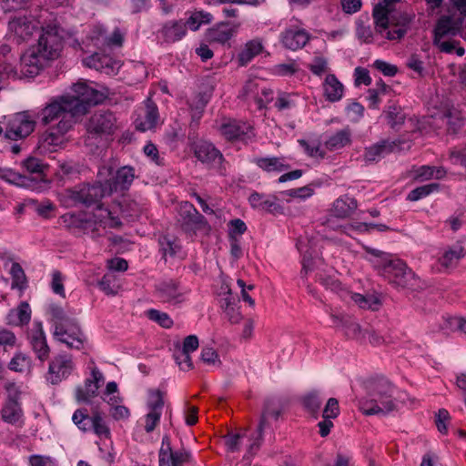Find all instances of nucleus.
I'll return each instance as SVG.
<instances>
[{
    "label": "nucleus",
    "mask_w": 466,
    "mask_h": 466,
    "mask_svg": "<svg viewBox=\"0 0 466 466\" xmlns=\"http://www.w3.org/2000/svg\"><path fill=\"white\" fill-rule=\"evenodd\" d=\"M97 177L94 184H80L65 189L59 195L60 201L66 207L80 205L90 208L113 192L127 190L135 178V169L125 166L114 173L111 167L103 166L98 170Z\"/></svg>",
    "instance_id": "nucleus-1"
},
{
    "label": "nucleus",
    "mask_w": 466,
    "mask_h": 466,
    "mask_svg": "<svg viewBox=\"0 0 466 466\" xmlns=\"http://www.w3.org/2000/svg\"><path fill=\"white\" fill-rule=\"evenodd\" d=\"M395 388L385 378H378L368 385V399L360 401V409L365 415L387 414L397 407Z\"/></svg>",
    "instance_id": "nucleus-2"
},
{
    "label": "nucleus",
    "mask_w": 466,
    "mask_h": 466,
    "mask_svg": "<svg viewBox=\"0 0 466 466\" xmlns=\"http://www.w3.org/2000/svg\"><path fill=\"white\" fill-rule=\"evenodd\" d=\"M85 127L86 135L84 143L91 147H98L107 143L119 128L117 118L110 110L96 111L88 118Z\"/></svg>",
    "instance_id": "nucleus-3"
},
{
    "label": "nucleus",
    "mask_w": 466,
    "mask_h": 466,
    "mask_svg": "<svg viewBox=\"0 0 466 466\" xmlns=\"http://www.w3.org/2000/svg\"><path fill=\"white\" fill-rule=\"evenodd\" d=\"M49 310L54 338L70 349H82L86 337L76 320L68 317L61 307L51 306Z\"/></svg>",
    "instance_id": "nucleus-4"
},
{
    "label": "nucleus",
    "mask_w": 466,
    "mask_h": 466,
    "mask_svg": "<svg viewBox=\"0 0 466 466\" xmlns=\"http://www.w3.org/2000/svg\"><path fill=\"white\" fill-rule=\"evenodd\" d=\"M396 289L417 291L423 289V283L415 272L403 260H384L383 271L380 273Z\"/></svg>",
    "instance_id": "nucleus-5"
},
{
    "label": "nucleus",
    "mask_w": 466,
    "mask_h": 466,
    "mask_svg": "<svg viewBox=\"0 0 466 466\" xmlns=\"http://www.w3.org/2000/svg\"><path fill=\"white\" fill-rule=\"evenodd\" d=\"M8 394L0 410L1 419L4 422L23 426L24 410L20 402L21 390L15 383H8L5 387Z\"/></svg>",
    "instance_id": "nucleus-6"
},
{
    "label": "nucleus",
    "mask_w": 466,
    "mask_h": 466,
    "mask_svg": "<svg viewBox=\"0 0 466 466\" xmlns=\"http://www.w3.org/2000/svg\"><path fill=\"white\" fill-rule=\"evenodd\" d=\"M48 60L56 59L63 48V37L56 25L43 27L37 45L34 46Z\"/></svg>",
    "instance_id": "nucleus-7"
},
{
    "label": "nucleus",
    "mask_w": 466,
    "mask_h": 466,
    "mask_svg": "<svg viewBox=\"0 0 466 466\" xmlns=\"http://www.w3.org/2000/svg\"><path fill=\"white\" fill-rule=\"evenodd\" d=\"M75 96L67 97L73 109V114L84 115L92 105L100 103L104 96L86 83L78 82L73 86Z\"/></svg>",
    "instance_id": "nucleus-8"
},
{
    "label": "nucleus",
    "mask_w": 466,
    "mask_h": 466,
    "mask_svg": "<svg viewBox=\"0 0 466 466\" xmlns=\"http://www.w3.org/2000/svg\"><path fill=\"white\" fill-rule=\"evenodd\" d=\"M72 420L84 432L93 431L99 437L110 435L109 428L99 411H93L89 415L86 409H78L74 412Z\"/></svg>",
    "instance_id": "nucleus-9"
},
{
    "label": "nucleus",
    "mask_w": 466,
    "mask_h": 466,
    "mask_svg": "<svg viewBox=\"0 0 466 466\" xmlns=\"http://www.w3.org/2000/svg\"><path fill=\"white\" fill-rule=\"evenodd\" d=\"M194 155L208 168L215 169L220 175L226 174L225 158L222 153L210 142L200 141L194 145Z\"/></svg>",
    "instance_id": "nucleus-10"
},
{
    "label": "nucleus",
    "mask_w": 466,
    "mask_h": 466,
    "mask_svg": "<svg viewBox=\"0 0 466 466\" xmlns=\"http://www.w3.org/2000/svg\"><path fill=\"white\" fill-rule=\"evenodd\" d=\"M35 121L27 112H20L13 116L7 123L5 138L7 140L24 139L35 129Z\"/></svg>",
    "instance_id": "nucleus-11"
},
{
    "label": "nucleus",
    "mask_w": 466,
    "mask_h": 466,
    "mask_svg": "<svg viewBox=\"0 0 466 466\" xmlns=\"http://www.w3.org/2000/svg\"><path fill=\"white\" fill-rule=\"evenodd\" d=\"M72 357L66 354L55 356L49 363L46 380L56 385L66 380L74 370Z\"/></svg>",
    "instance_id": "nucleus-12"
},
{
    "label": "nucleus",
    "mask_w": 466,
    "mask_h": 466,
    "mask_svg": "<svg viewBox=\"0 0 466 466\" xmlns=\"http://www.w3.org/2000/svg\"><path fill=\"white\" fill-rule=\"evenodd\" d=\"M147 407L148 409V412L145 417V431L147 433H150L156 429L157 425L160 421L164 407L163 392L159 390H150Z\"/></svg>",
    "instance_id": "nucleus-13"
},
{
    "label": "nucleus",
    "mask_w": 466,
    "mask_h": 466,
    "mask_svg": "<svg viewBox=\"0 0 466 466\" xmlns=\"http://www.w3.org/2000/svg\"><path fill=\"white\" fill-rule=\"evenodd\" d=\"M46 61L48 59L33 46L20 56L21 72L27 77H34L44 68Z\"/></svg>",
    "instance_id": "nucleus-14"
},
{
    "label": "nucleus",
    "mask_w": 466,
    "mask_h": 466,
    "mask_svg": "<svg viewBox=\"0 0 466 466\" xmlns=\"http://www.w3.org/2000/svg\"><path fill=\"white\" fill-rule=\"evenodd\" d=\"M74 107L67 97H61L60 101L55 100L48 104L40 112V121L43 125H49L59 120L67 113L73 114Z\"/></svg>",
    "instance_id": "nucleus-15"
},
{
    "label": "nucleus",
    "mask_w": 466,
    "mask_h": 466,
    "mask_svg": "<svg viewBox=\"0 0 466 466\" xmlns=\"http://www.w3.org/2000/svg\"><path fill=\"white\" fill-rule=\"evenodd\" d=\"M412 16L405 12H393L390 15L389 29L385 37L389 40H400L407 33Z\"/></svg>",
    "instance_id": "nucleus-16"
},
{
    "label": "nucleus",
    "mask_w": 466,
    "mask_h": 466,
    "mask_svg": "<svg viewBox=\"0 0 466 466\" xmlns=\"http://www.w3.org/2000/svg\"><path fill=\"white\" fill-rule=\"evenodd\" d=\"M179 218L186 230L201 229L208 226L207 219L189 202H183L179 208Z\"/></svg>",
    "instance_id": "nucleus-17"
},
{
    "label": "nucleus",
    "mask_w": 466,
    "mask_h": 466,
    "mask_svg": "<svg viewBox=\"0 0 466 466\" xmlns=\"http://www.w3.org/2000/svg\"><path fill=\"white\" fill-rule=\"evenodd\" d=\"M330 317L334 325L342 329L345 336L360 343L365 342L364 330H362L360 324L357 323L350 316L346 314L331 313Z\"/></svg>",
    "instance_id": "nucleus-18"
},
{
    "label": "nucleus",
    "mask_w": 466,
    "mask_h": 466,
    "mask_svg": "<svg viewBox=\"0 0 466 466\" xmlns=\"http://www.w3.org/2000/svg\"><path fill=\"white\" fill-rule=\"evenodd\" d=\"M156 296L163 302L178 304L184 301V292L179 284L173 280H164L155 286Z\"/></svg>",
    "instance_id": "nucleus-19"
},
{
    "label": "nucleus",
    "mask_w": 466,
    "mask_h": 466,
    "mask_svg": "<svg viewBox=\"0 0 466 466\" xmlns=\"http://www.w3.org/2000/svg\"><path fill=\"white\" fill-rule=\"evenodd\" d=\"M9 30L14 33L16 37L17 43L28 40L32 35L36 26L31 15H15L8 23Z\"/></svg>",
    "instance_id": "nucleus-20"
},
{
    "label": "nucleus",
    "mask_w": 466,
    "mask_h": 466,
    "mask_svg": "<svg viewBox=\"0 0 466 466\" xmlns=\"http://www.w3.org/2000/svg\"><path fill=\"white\" fill-rule=\"evenodd\" d=\"M28 339L36 358L42 362L46 360L49 358L50 348L41 322L34 323V329L28 335Z\"/></svg>",
    "instance_id": "nucleus-21"
},
{
    "label": "nucleus",
    "mask_w": 466,
    "mask_h": 466,
    "mask_svg": "<svg viewBox=\"0 0 466 466\" xmlns=\"http://www.w3.org/2000/svg\"><path fill=\"white\" fill-rule=\"evenodd\" d=\"M221 133L228 140H239L245 143L254 137L250 125L236 120L223 124Z\"/></svg>",
    "instance_id": "nucleus-22"
},
{
    "label": "nucleus",
    "mask_w": 466,
    "mask_h": 466,
    "mask_svg": "<svg viewBox=\"0 0 466 466\" xmlns=\"http://www.w3.org/2000/svg\"><path fill=\"white\" fill-rule=\"evenodd\" d=\"M248 202L252 208L269 214L275 215L283 212V208L279 203V198L274 195L267 196L258 192H253L248 198Z\"/></svg>",
    "instance_id": "nucleus-23"
},
{
    "label": "nucleus",
    "mask_w": 466,
    "mask_h": 466,
    "mask_svg": "<svg viewBox=\"0 0 466 466\" xmlns=\"http://www.w3.org/2000/svg\"><path fill=\"white\" fill-rule=\"evenodd\" d=\"M91 375L92 379H86L84 387L76 389V399L78 402H89L97 393L98 382L103 380V375L97 369H94Z\"/></svg>",
    "instance_id": "nucleus-24"
},
{
    "label": "nucleus",
    "mask_w": 466,
    "mask_h": 466,
    "mask_svg": "<svg viewBox=\"0 0 466 466\" xmlns=\"http://www.w3.org/2000/svg\"><path fill=\"white\" fill-rule=\"evenodd\" d=\"M280 39L287 49L295 51L306 46L309 40V35L304 29L287 28L282 32Z\"/></svg>",
    "instance_id": "nucleus-25"
},
{
    "label": "nucleus",
    "mask_w": 466,
    "mask_h": 466,
    "mask_svg": "<svg viewBox=\"0 0 466 466\" xmlns=\"http://www.w3.org/2000/svg\"><path fill=\"white\" fill-rule=\"evenodd\" d=\"M268 411H262L259 422L257 428L256 435L252 438V442L248 445L247 453L243 456L245 466L250 464V458L260 448L263 441V435L267 429L270 427Z\"/></svg>",
    "instance_id": "nucleus-26"
},
{
    "label": "nucleus",
    "mask_w": 466,
    "mask_h": 466,
    "mask_svg": "<svg viewBox=\"0 0 466 466\" xmlns=\"http://www.w3.org/2000/svg\"><path fill=\"white\" fill-rule=\"evenodd\" d=\"M159 32L167 43H175L186 35V24L183 20H170L162 25Z\"/></svg>",
    "instance_id": "nucleus-27"
},
{
    "label": "nucleus",
    "mask_w": 466,
    "mask_h": 466,
    "mask_svg": "<svg viewBox=\"0 0 466 466\" xmlns=\"http://www.w3.org/2000/svg\"><path fill=\"white\" fill-rule=\"evenodd\" d=\"M387 124L395 131H399L405 123L406 114L402 107L394 101H390L383 109Z\"/></svg>",
    "instance_id": "nucleus-28"
},
{
    "label": "nucleus",
    "mask_w": 466,
    "mask_h": 466,
    "mask_svg": "<svg viewBox=\"0 0 466 466\" xmlns=\"http://www.w3.org/2000/svg\"><path fill=\"white\" fill-rule=\"evenodd\" d=\"M239 24L221 22L208 30V38L213 42L224 44L228 42L236 33Z\"/></svg>",
    "instance_id": "nucleus-29"
},
{
    "label": "nucleus",
    "mask_w": 466,
    "mask_h": 466,
    "mask_svg": "<svg viewBox=\"0 0 466 466\" xmlns=\"http://www.w3.org/2000/svg\"><path fill=\"white\" fill-rule=\"evenodd\" d=\"M323 92L327 101L338 102L343 96L344 86L335 75L329 74L323 83Z\"/></svg>",
    "instance_id": "nucleus-30"
},
{
    "label": "nucleus",
    "mask_w": 466,
    "mask_h": 466,
    "mask_svg": "<svg viewBox=\"0 0 466 466\" xmlns=\"http://www.w3.org/2000/svg\"><path fill=\"white\" fill-rule=\"evenodd\" d=\"M357 207L358 203L354 198L344 195L334 201L331 212L336 218H346L356 210Z\"/></svg>",
    "instance_id": "nucleus-31"
},
{
    "label": "nucleus",
    "mask_w": 466,
    "mask_h": 466,
    "mask_svg": "<svg viewBox=\"0 0 466 466\" xmlns=\"http://www.w3.org/2000/svg\"><path fill=\"white\" fill-rule=\"evenodd\" d=\"M0 178L10 184L32 189L35 188L36 184V179L21 175L11 168H0Z\"/></svg>",
    "instance_id": "nucleus-32"
},
{
    "label": "nucleus",
    "mask_w": 466,
    "mask_h": 466,
    "mask_svg": "<svg viewBox=\"0 0 466 466\" xmlns=\"http://www.w3.org/2000/svg\"><path fill=\"white\" fill-rule=\"evenodd\" d=\"M351 143V131L349 127L329 136L325 141V147L329 151L339 150Z\"/></svg>",
    "instance_id": "nucleus-33"
},
{
    "label": "nucleus",
    "mask_w": 466,
    "mask_h": 466,
    "mask_svg": "<svg viewBox=\"0 0 466 466\" xmlns=\"http://www.w3.org/2000/svg\"><path fill=\"white\" fill-rule=\"evenodd\" d=\"M262 50L263 45L259 39L248 41L238 56V65L241 66H247L256 56L259 55Z\"/></svg>",
    "instance_id": "nucleus-34"
},
{
    "label": "nucleus",
    "mask_w": 466,
    "mask_h": 466,
    "mask_svg": "<svg viewBox=\"0 0 466 466\" xmlns=\"http://www.w3.org/2000/svg\"><path fill=\"white\" fill-rule=\"evenodd\" d=\"M390 13L391 9L382 6V4H379L373 9L372 16L375 22V28L377 33L382 36H385L386 32L389 29Z\"/></svg>",
    "instance_id": "nucleus-35"
},
{
    "label": "nucleus",
    "mask_w": 466,
    "mask_h": 466,
    "mask_svg": "<svg viewBox=\"0 0 466 466\" xmlns=\"http://www.w3.org/2000/svg\"><path fill=\"white\" fill-rule=\"evenodd\" d=\"M158 117V109L156 103L151 98H147L145 101V120L139 124L137 128L141 131L154 128L157 123Z\"/></svg>",
    "instance_id": "nucleus-36"
},
{
    "label": "nucleus",
    "mask_w": 466,
    "mask_h": 466,
    "mask_svg": "<svg viewBox=\"0 0 466 466\" xmlns=\"http://www.w3.org/2000/svg\"><path fill=\"white\" fill-rule=\"evenodd\" d=\"M252 162L266 172H281L289 168L282 157H255Z\"/></svg>",
    "instance_id": "nucleus-37"
},
{
    "label": "nucleus",
    "mask_w": 466,
    "mask_h": 466,
    "mask_svg": "<svg viewBox=\"0 0 466 466\" xmlns=\"http://www.w3.org/2000/svg\"><path fill=\"white\" fill-rule=\"evenodd\" d=\"M65 142V137L50 127L42 135L39 140V147L44 150L56 151V148L61 147Z\"/></svg>",
    "instance_id": "nucleus-38"
},
{
    "label": "nucleus",
    "mask_w": 466,
    "mask_h": 466,
    "mask_svg": "<svg viewBox=\"0 0 466 466\" xmlns=\"http://www.w3.org/2000/svg\"><path fill=\"white\" fill-rule=\"evenodd\" d=\"M96 215H99V212L97 214H94L93 219L92 218H85L81 216L76 215H70L67 218V216H65V222H68V226L72 228H76L84 230L85 232H94L96 230V225H99L98 218H96Z\"/></svg>",
    "instance_id": "nucleus-39"
},
{
    "label": "nucleus",
    "mask_w": 466,
    "mask_h": 466,
    "mask_svg": "<svg viewBox=\"0 0 466 466\" xmlns=\"http://www.w3.org/2000/svg\"><path fill=\"white\" fill-rule=\"evenodd\" d=\"M447 35L454 36L457 35V34L451 25V16L443 15L438 20L435 25L433 43H438L439 39Z\"/></svg>",
    "instance_id": "nucleus-40"
},
{
    "label": "nucleus",
    "mask_w": 466,
    "mask_h": 466,
    "mask_svg": "<svg viewBox=\"0 0 466 466\" xmlns=\"http://www.w3.org/2000/svg\"><path fill=\"white\" fill-rule=\"evenodd\" d=\"M212 20L213 16L210 13L203 10H196L191 13L189 17L184 23L186 24V27L188 26L190 30L197 31L202 25H208Z\"/></svg>",
    "instance_id": "nucleus-41"
},
{
    "label": "nucleus",
    "mask_w": 466,
    "mask_h": 466,
    "mask_svg": "<svg viewBox=\"0 0 466 466\" xmlns=\"http://www.w3.org/2000/svg\"><path fill=\"white\" fill-rule=\"evenodd\" d=\"M95 206L97 207V211L99 212V215H96V218H98L99 226L104 228H117L122 225L120 219L117 217H114L107 208H103L100 202Z\"/></svg>",
    "instance_id": "nucleus-42"
},
{
    "label": "nucleus",
    "mask_w": 466,
    "mask_h": 466,
    "mask_svg": "<svg viewBox=\"0 0 466 466\" xmlns=\"http://www.w3.org/2000/svg\"><path fill=\"white\" fill-rule=\"evenodd\" d=\"M392 147L386 141H381L373 145L365 150L364 158L366 162H375L382 157L385 154L391 151Z\"/></svg>",
    "instance_id": "nucleus-43"
},
{
    "label": "nucleus",
    "mask_w": 466,
    "mask_h": 466,
    "mask_svg": "<svg viewBox=\"0 0 466 466\" xmlns=\"http://www.w3.org/2000/svg\"><path fill=\"white\" fill-rule=\"evenodd\" d=\"M23 167L28 171L30 174H35L37 176L36 180L39 179L41 181L44 180L45 171L47 169L48 166L45 164L42 160L29 157L23 161Z\"/></svg>",
    "instance_id": "nucleus-44"
},
{
    "label": "nucleus",
    "mask_w": 466,
    "mask_h": 466,
    "mask_svg": "<svg viewBox=\"0 0 466 466\" xmlns=\"http://www.w3.org/2000/svg\"><path fill=\"white\" fill-rule=\"evenodd\" d=\"M441 185L439 183H430L412 189L407 196L409 201H418L421 198L428 197L433 192L440 190Z\"/></svg>",
    "instance_id": "nucleus-45"
},
{
    "label": "nucleus",
    "mask_w": 466,
    "mask_h": 466,
    "mask_svg": "<svg viewBox=\"0 0 466 466\" xmlns=\"http://www.w3.org/2000/svg\"><path fill=\"white\" fill-rule=\"evenodd\" d=\"M31 366V359L25 353L17 352L11 359L8 368L15 372H24Z\"/></svg>",
    "instance_id": "nucleus-46"
},
{
    "label": "nucleus",
    "mask_w": 466,
    "mask_h": 466,
    "mask_svg": "<svg viewBox=\"0 0 466 466\" xmlns=\"http://www.w3.org/2000/svg\"><path fill=\"white\" fill-rule=\"evenodd\" d=\"M464 256L463 248L461 246H456L446 250L443 255L439 258L442 267L449 268L456 263L461 258Z\"/></svg>",
    "instance_id": "nucleus-47"
},
{
    "label": "nucleus",
    "mask_w": 466,
    "mask_h": 466,
    "mask_svg": "<svg viewBox=\"0 0 466 466\" xmlns=\"http://www.w3.org/2000/svg\"><path fill=\"white\" fill-rule=\"evenodd\" d=\"M158 243L160 251L164 257L167 255L174 256L180 248L179 245L177 243L176 238L172 236L163 235L159 237Z\"/></svg>",
    "instance_id": "nucleus-48"
},
{
    "label": "nucleus",
    "mask_w": 466,
    "mask_h": 466,
    "mask_svg": "<svg viewBox=\"0 0 466 466\" xmlns=\"http://www.w3.org/2000/svg\"><path fill=\"white\" fill-rule=\"evenodd\" d=\"M10 274L12 276V288L24 289L26 288V276L21 265L14 262L11 267Z\"/></svg>",
    "instance_id": "nucleus-49"
},
{
    "label": "nucleus",
    "mask_w": 466,
    "mask_h": 466,
    "mask_svg": "<svg viewBox=\"0 0 466 466\" xmlns=\"http://www.w3.org/2000/svg\"><path fill=\"white\" fill-rule=\"evenodd\" d=\"M350 299L361 309H377L380 300L373 296L350 293Z\"/></svg>",
    "instance_id": "nucleus-50"
},
{
    "label": "nucleus",
    "mask_w": 466,
    "mask_h": 466,
    "mask_svg": "<svg viewBox=\"0 0 466 466\" xmlns=\"http://www.w3.org/2000/svg\"><path fill=\"white\" fill-rule=\"evenodd\" d=\"M99 289L106 295L114 296L117 293L119 285L112 273H107L98 281Z\"/></svg>",
    "instance_id": "nucleus-51"
},
{
    "label": "nucleus",
    "mask_w": 466,
    "mask_h": 466,
    "mask_svg": "<svg viewBox=\"0 0 466 466\" xmlns=\"http://www.w3.org/2000/svg\"><path fill=\"white\" fill-rule=\"evenodd\" d=\"M146 316L152 321L157 322L159 326L165 329H169L173 325V320L169 315L160 310L150 309L146 311Z\"/></svg>",
    "instance_id": "nucleus-52"
},
{
    "label": "nucleus",
    "mask_w": 466,
    "mask_h": 466,
    "mask_svg": "<svg viewBox=\"0 0 466 466\" xmlns=\"http://www.w3.org/2000/svg\"><path fill=\"white\" fill-rule=\"evenodd\" d=\"M302 403L309 412L312 414L318 413L321 405V400L319 399V392L313 390L308 393L303 397Z\"/></svg>",
    "instance_id": "nucleus-53"
},
{
    "label": "nucleus",
    "mask_w": 466,
    "mask_h": 466,
    "mask_svg": "<svg viewBox=\"0 0 466 466\" xmlns=\"http://www.w3.org/2000/svg\"><path fill=\"white\" fill-rule=\"evenodd\" d=\"M200 359L204 363L208 365H221L219 356L212 347H203Z\"/></svg>",
    "instance_id": "nucleus-54"
},
{
    "label": "nucleus",
    "mask_w": 466,
    "mask_h": 466,
    "mask_svg": "<svg viewBox=\"0 0 466 466\" xmlns=\"http://www.w3.org/2000/svg\"><path fill=\"white\" fill-rule=\"evenodd\" d=\"M245 433H228L225 436V443L228 450L230 452H236L239 451L241 441L244 438Z\"/></svg>",
    "instance_id": "nucleus-55"
},
{
    "label": "nucleus",
    "mask_w": 466,
    "mask_h": 466,
    "mask_svg": "<svg viewBox=\"0 0 466 466\" xmlns=\"http://www.w3.org/2000/svg\"><path fill=\"white\" fill-rule=\"evenodd\" d=\"M309 69L313 75L320 76L328 70V61L322 56H315L312 63L309 65Z\"/></svg>",
    "instance_id": "nucleus-56"
},
{
    "label": "nucleus",
    "mask_w": 466,
    "mask_h": 466,
    "mask_svg": "<svg viewBox=\"0 0 466 466\" xmlns=\"http://www.w3.org/2000/svg\"><path fill=\"white\" fill-rule=\"evenodd\" d=\"M75 116L76 115L67 113L66 116L59 119L58 123L55 127H52L51 128L64 137L65 134L73 127V117Z\"/></svg>",
    "instance_id": "nucleus-57"
},
{
    "label": "nucleus",
    "mask_w": 466,
    "mask_h": 466,
    "mask_svg": "<svg viewBox=\"0 0 466 466\" xmlns=\"http://www.w3.org/2000/svg\"><path fill=\"white\" fill-rule=\"evenodd\" d=\"M339 414V401L335 398H329L323 410V419H335Z\"/></svg>",
    "instance_id": "nucleus-58"
},
{
    "label": "nucleus",
    "mask_w": 466,
    "mask_h": 466,
    "mask_svg": "<svg viewBox=\"0 0 466 466\" xmlns=\"http://www.w3.org/2000/svg\"><path fill=\"white\" fill-rule=\"evenodd\" d=\"M451 419L450 414L447 410L445 409H440L438 412L435 414V424L438 429V431L442 433L446 434L448 431V428L446 425V422L449 421Z\"/></svg>",
    "instance_id": "nucleus-59"
},
{
    "label": "nucleus",
    "mask_w": 466,
    "mask_h": 466,
    "mask_svg": "<svg viewBox=\"0 0 466 466\" xmlns=\"http://www.w3.org/2000/svg\"><path fill=\"white\" fill-rule=\"evenodd\" d=\"M192 455L189 451L185 449H181L179 451H174L170 458V465L176 466L183 463L191 462Z\"/></svg>",
    "instance_id": "nucleus-60"
},
{
    "label": "nucleus",
    "mask_w": 466,
    "mask_h": 466,
    "mask_svg": "<svg viewBox=\"0 0 466 466\" xmlns=\"http://www.w3.org/2000/svg\"><path fill=\"white\" fill-rule=\"evenodd\" d=\"M299 145L304 148L306 154L309 157H324L325 154L320 150L319 143H309L305 139L299 140Z\"/></svg>",
    "instance_id": "nucleus-61"
},
{
    "label": "nucleus",
    "mask_w": 466,
    "mask_h": 466,
    "mask_svg": "<svg viewBox=\"0 0 466 466\" xmlns=\"http://www.w3.org/2000/svg\"><path fill=\"white\" fill-rule=\"evenodd\" d=\"M369 253L374 256L375 259L372 262L374 264V267H376L379 269L380 273L383 271L384 260H388L389 258H395L392 255L382 252L378 249H370Z\"/></svg>",
    "instance_id": "nucleus-62"
},
{
    "label": "nucleus",
    "mask_w": 466,
    "mask_h": 466,
    "mask_svg": "<svg viewBox=\"0 0 466 466\" xmlns=\"http://www.w3.org/2000/svg\"><path fill=\"white\" fill-rule=\"evenodd\" d=\"M177 364L182 370H189L193 368L190 353H185L184 351H178L174 355Z\"/></svg>",
    "instance_id": "nucleus-63"
},
{
    "label": "nucleus",
    "mask_w": 466,
    "mask_h": 466,
    "mask_svg": "<svg viewBox=\"0 0 466 466\" xmlns=\"http://www.w3.org/2000/svg\"><path fill=\"white\" fill-rule=\"evenodd\" d=\"M15 309L22 326L28 324L31 319V309L29 304L27 302H21L20 305Z\"/></svg>",
    "instance_id": "nucleus-64"
}]
</instances>
